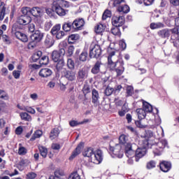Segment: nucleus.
<instances>
[{"instance_id": "nucleus-1", "label": "nucleus", "mask_w": 179, "mask_h": 179, "mask_svg": "<svg viewBox=\"0 0 179 179\" xmlns=\"http://www.w3.org/2000/svg\"><path fill=\"white\" fill-rule=\"evenodd\" d=\"M84 157H89V161L94 164H100L103 162V152L101 150L93 151V148H87L83 152Z\"/></svg>"}, {"instance_id": "nucleus-2", "label": "nucleus", "mask_w": 179, "mask_h": 179, "mask_svg": "<svg viewBox=\"0 0 179 179\" xmlns=\"http://www.w3.org/2000/svg\"><path fill=\"white\" fill-rule=\"evenodd\" d=\"M108 64L110 69H115L116 73L118 76L122 75L124 73V63L117 61V56L115 52H111L108 57Z\"/></svg>"}, {"instance_id": "nucleus-3", "label": "nucleus", "mask_w": 179, "mask_h": 179, "mask_svg": "<svg viewBox=\"0 0 179 179\" xmlns=\"http://www.w3.org/2000/svg\"><path fill=\"white\" fill-rule=\"evenodd\" d=\"M101 55V49L100 45L93 43L90 47V58H99Z\"/></svg>"}, {"instance_id": "nucleus-4", "label": "nucleus", "mask_w": 179, "mask_h": 179, "mask_svg": "<svg viewBox=\"0 0 179 179\" xmlns=\"http://www.w3.org/2000/svg\"><path fill=\"white\" fill-rule=\"evenodd\" d=\"M136 148H138V145L135 143H127L124 144V152L127 157H134Z\"/></svg>"}, {"instance_id": "nucleus-5", "label": "nucleus", "mask_w": 179, "mask_h": 179, "mask_svg": "<svg viewBox=\"0 0 179 179\" xmlns=\"http://www.w3.org/2000/svg\"><path fill=\"white\" fill-rule=\"evenodd\" d=\"M145 144L142 147L136 148L135 157L136 162H139V159H142L146 155V148H148V141H145Z\"/></svg>"}, {"instance_id": "nucleus-6", "label": "nucleus", "mask_w": 179, "mask_h": 179, "mask_svg": "<svg viewBox=\"0 0 179 179\" xmlns=\"http://www.w3.org/2000/svg\"><path fill=\"white\" fill-rule=\"evenodd\" d=\"M65 55V50L60 49L59 50H55L52 53V59L54 62H58L61 59H64V56Z\"/></svg>"}, {"instance_id": "nucleus-7", "label": "nucleus", "mask_w": 179, "mask_h": 179, "mask_svg": "<svg viewBox=\"0 0 179 179\" xmlns=\"http://www.w3.org/2000/svg\"><path fill=\"white\" fill-rule=\"evenodd\" d=\"M110 150L119 159H121L124 156V150L121 144H116L115 147H110Z\"/></svg>"}, {"instance_id": "nucleus-8", "label": "nucleus", "mask_w": 179, "mask_h": 179, "mask_svg": "<svg viewBox=\"0 0 179 179\" xmlns=\"http://www.w3.org/2000/svg\"><path fill=\"white\" fill-rule=\"evenodd\" d=\"M52 9L56 12L59 16H65L66 15V11L62 8V7L58 4V3H56L55 1H53L52 3Z\"/></svg>"}, {"instance_id": "nucleus-9", "label": "nucleus", "mask_w": 179, "mask_h": 179, "mask_svg": "<svg viewBox=\"0 0 179 179\" xmlns=\"http://www.w3.org/2000/svg\"><path fill=\"white\" fill-rule=\"evenodd\" d=\"M125 23V17L124 16H113L112 17V24L115 27H120Z\"/></svg>"}, {"instance_id": "nucleus-10", "label": "nucleus", "mask_w": 179, "mask_h": 179, "mask_svg": "<svg viewBox=\"0 0 179 179\" xmlns=\"http://www.w3.org/2000/svg\"><path fill=\"white\" fill-rule=\"evenodd\" d=\"M157 146L160 150H158V148H156V150H155L153 152L154 154L156 155V156H160V155H162V152L163 151V149H164V148L167 146V141L164 139L161 140L159 142H158Z\"/></svg>"}, {"instance_id": "nucleus-11", "label": "nucleus", "mask_w": 179, "mask_h": 179, "mask_svg": "<svg viewBox=\"0 0 179 179\" xmlns=\"http://www.w3.org/2000/svg\"><path fill=\"white\" fill-rule=\"evenodd\" d=\"M72 23L74 30H82V28L85 26V20L83 18H78L75 20Z\"/></svg>"}, {"instance_id": "nucleus-12", "label": "nucleus", "mask_w": 179, "mask_h": 179, "mask_svg": "<svg viewBox=\"0 0 179 179\" xmlns=\"http://www.w3.org/2000/svg\"><path fill=\"white\" fill-rule=\"evenodd\" d=\"M64 78L69 82H75L76 80V72L72 70H67L64 72Z\"/></svg>"}, {"instance_id": "nucleus-13", "label": "nucleus", "mask_w": 179, "mask_h": 179, "mask_svg": "<svg viewBox=\"0 0 179 179\" xmlns=\"http://www.w3.org/2000/svg\"><path fill=\"white\" fill-rule=\"evenodd\" d=\"M43 37H44V34L40 30H36L35 33L31 36V40L36 43H40L43 40Z\"/></svg>"}, {"instance_id": "nucleus-14", "label": "nucleus", "mask_w": 179, "mask_h": 179, "mask_svg": "<svg viewBox=\"0 0 179 179\" xmlns=\"http://www.w3.org/2000/svg\"><path fill=\"white\" fill-rule=\"evenodd\" d=\"M82 149H83V143H80L77 148L73 151L71 155L69 157V160H73L74 158L76 157V156L80 155Z\"/></svg>"}, {"instance_id": "nucleus-15", "label": "nucleus", "mask_w": 179, "mask_h": 179, "mask_svg": "<svg viewBox=\"0 0 179 179\" xmlns=\"http://www.w3.org/2000/svg\"><path fill=\"white\" fill-rule=\"evenodd\" d=\"M38 75L41 78H50L52 75V70L48 68L41 69Z\"/></svg>"}, {"instance_id": "nucleus-16", "label": "nucleus", "mask_w": 179, "mask_h": 179, "mask_svg": "<svg viewBox=\"0 0 179 179\" xmlns=\"http://www.w3.org/2000/svg\"><path fill=\"white\" fill-rule=\"evenodd\" d=\"M89 71L86 68H82L78 72V79L79 80H85V79H87Z\"/></svg>"}, {"instance_id": "nucleus-17", "label": "nucleus", "mask_w": 179, "mask_h": 179, "mask_svg": "<svg viewBox=\"0 0 179 179\" xmlns=\"http://www.w3.org/2000/svg\"><path fill=\"white\" fill-rule=\"evenodd\" d=\"M92 103L94 104V107H97L99 106V99H100L99 91L94 89L92 90Z\"/></svg>"}, {"instance_id": "nucleus-18", "label": "nucleus", "mask_w": 179, "mask_h": 179, "mask_svg": "<svg viewBox=\"0 0 179 179\" xmlns=\"http://www.w3.org/2000/svg\"><path fill=\"white\" fill-rule=\"evenodd\" d=\"M159 167L162 171H163L164 173H167L168 171H170L171 169V163L164 161L160 163Z\"/></svg>"}, {"instance_id": "nucleus-19", "label": "nucleus", "mask_w": 179, "mask_h": 179, "mask_svg": "<svg viewBox=\"0 0 179 179\" xmlns=\"http://www.w3.org/2000/svg\"><path fill=\"white\" fill-rule=\"evenodd\" d=\"M31 13L32 16L37 17L38 16H43L44 10L38 7H34L33 8H31Z\"/></svg>"}, {"instance_id": "nucleus-20", "label": "nucleus", "mask_w": 179, "mask_h": 179, "mask_svg": "<svg viewBox=\"0 0 179 179\" xmlns=\"http://www.w3.org/2000/svg\"><path fill=\"white\" fill-rule=\"evenodd\" d=\"M30 20H31V19L29 17H27V15H21L18 18L17 22L20 24L26 26V24H29V23H30Z\"/></svg>"}, {"instance_id": "nucleus-21", "label": "nucleus", "mask_w": 179, "mask_h": 179, "mask_svg": "<svg viewBox=\"0 0 179 179\" xmlns=\"http://www.w3.org/2000/svg\"><path fill=\"white\" fill-rule=\"evenodd\" d=\"M15 35V37H17V38H18V40H20V41H22V43H27V41H29L27 35L22 32L16 31Z\"/></svg>"}, {"instance_id": "nucleus-22", "label": "nucleus", "mask_w": 179, "mask_h": 179, "mask_svg": "<svg viewBox=\"0 0 179 179\" xmlns=\"http://www.w3.org/2000/svg\"><path fill=\"white\" fill-rule=\"evenodd\" d=\"M157 34L161 38H167V37H170V29H164L158 31Z\"/></svg>"}, {"instance_id": "nucleus-23", "label": "nucleus", "mask_w": 179, "mask_h": 179, "mask_svg": "<svg viewBox=\"0 0 179 179\" xmlns=\"http://www.w3.org/2000/svg\"><path fill=\"white\" fill-rule=\"evenodd\" d=\"M106 30V24L103 22H99L96 27H95V32L97 34H100V33H103Z\"/></svg>"}, {"instance_id": "nucleus-24", "label": "nucleus", "mask_w": 179, "mask_h": 179, "mask_svg": "<svg viewBox=\"0 0 179 179\" xmlns=\"http://www.w3.org/2000/svg\"><path fill=\"white\" fill-rule=\"evenodd\" d=\"M101 66V62L99 61L96 62L91 70L92 73H94V75H97V73L100 72Z\"/></svg>"}, {"instance_id": "nucleus-25", "label": "nucleus", "mask_w": 179, "mask_h": 179, "mask_svg": "<svg viewBox=\"0 0 179 179\" xmlns=\"http://www.w3.org/2000/svg\"><path fill=\"white\" fill-rule=\"evenodd\" d=\"M80 38V36L78 34H71L69 36L68 41L70 44L75 43V41H78Z\"/></svg>"}, {"instance_id": "nucleus-26", "label": "nucleus", "mask_w": 179, "mask_h": 179, "mask_svg": "<svg viewBox=\"0 0 179 179\" xmlns=\"http://www.w3.org/2000/svg\"><path fill=\"white\" fill-rule=\"evenodd\" d=\"M136 113L138 115V120H143V118L146 117V112L143 110V108L136 109Z\"/></svg>"}, {"instance_id": "nucleus-27", "label": "nucleus", "mask_w": 179, "mask_h": 179, "mask_svg": "<svg viewBox=\"0 0 179 179\" xmlns=\"http://www.w3.org/2000/svg\"><path fill=\"white\" fill-rule=\"evenodd\" d=\"M143 110L145 113H152L153 111V107L148 102L143 103Z\"/></svg>"}, {"instance_id": "nucleus-28", "label": "nucleus", "mask_w": 179, "mask_h": 179, "mask_svg": "<svg viewBox=\"0 0 179 179\" xmlns=\"http://www.w3.org/2000/svg\"><path fill=\"white\" fill-rule=\"evenodd\" d=\"M117 10L118 12H122V13H128V12H129V6L126 5L124 1V3L117 8Z\"/></svg>"}, {"instance_id": "nucleus-29", "label": "nucleus", "mask_w": 179, "mask_h": 179, "mask_svg": "<svg viewBox=\"0 0 179 179\" xmlns=\"http://www.w3.org/2000/svg\"><path fill=\"white\" fill-rule=\"evenodd\" d=\"M150 27L152 30H155L156 29H163V27H164V24L162 22H152L150 24Z\"/></svg>"}, {"instance_id": "nucleus-30", "label": "nucleus", "mask_w": 179, "mask_h": 179, "mask_svg": "<svg viewBox=\"0 0 179 179\" xmlns=\"http://www.w3.org/2000/svg\"><path fill=\"white\" fill-rule=\"evenodd\" d=\"M5 12H6V8L3 6V2L0 3V20H3L5 17Z\"/></svg>"}, {"instance_id": "nucleus-31", "label": "nucleus", "mask_w": 179, "mask_h": 179, "mask_svg": "<svg viewBox=\"0 0 179 179\" xmlns=\"http://www.w3.org/2000/svg\"><path fill=\"white\" fill-rule=\"evenodd\" d=\"M58 135H59V129L55 128L53 129L50 132V138L51 141L55 139V138H57Z\"/></svg>"}, {"instance_id": "nucleus-32", "label": "nucleus", "mask_w": 179, "mask_h": 179, "mask_svg": "<svg viewBox=\"0 0 179 179\" xmlns=\"http://www.w3.org/2000/svg\"><path fill=\"white\" fill-rule=\"evenodd\" d=\"M56 64V70L57 72H61L62 71L64 66H65V61L64 59H60L59 62H57Z\"/></svg>"}, {"instance_id": "nucleus-33", "label": "nucleus", "mask_w": 179, "mask_h": 179, "mask_svg": "<svg viewBox=\"0 0 179 179\" xmlns=\"http://www.w3.org/2000/svg\"><path fill=\"white\" fill-rule=\"evenodd\" d=\"M72 27H73V22H71L69 21H68L67 22H65L62 25V29L64 31H71V29H72Z\"/></svg>"}, {"instance_id": "nucleus-34", "label": "nucleus", "mask_w": 179, "mask_h": 179, "mask_svg": "<svg viewBox=\"0 0 179 179\" xmlns=\"http://www.w3.org/2000/svg\"><path fill=\"white\" fill-rule=\"evenodd\" d=\"M20 117H21L22 120H24V121H28V122L31 121V116H30V115H29L26 112H22L20 113Z\"/></svg>"}, {"instance_id": "nucleus-35", "label": "nucleus", "mask_w": 179, "mask_h": 179, "mask_svg": "<svg viewBox=\"0 0 179 179\" xmlns=\"http://www.w3.org/2000/svg\"><path fill=\"white\" fill-rule=\"evenodd\" d=\"M119 145H125L128 142V136L125 134H122L119 137Z\"/></svg>"}, {"instance_id": "nucleus-36", "label": "nucleus", "mask_w": 179, "mask_h": 179, "mask_svg": "<svg viewBox=\"0 0 179 179\" xmlns=\"http://www.w3.org/2000/svg\"><path fill=\"white\" fill-rule=\"evenodd\" d=\"M61 31V24H55V26H53V27L52 28L50 33L55 36V34H57V33H58L59 31Z\"/></svg>"}, {"instance_id": "nucleus-37", "label": "nucleus", "mask_w": 179, "mask_h": 179, "mask_svg": "<svg viewBox=\"0 0 179 179\" xmlns=\"http://www.w3.org/2000/svg\"><path fill=\"white\" fill-rule=\"evenodd\" d=\"M39 151H40V154L42 156V157H47V154L48 153V150L45 148V147L43 146V145H40L38 147Z\"/></svg>"}, {"instance_id": "nucleus-38", "label": "nucleus", "mask_w": 179, "mask_h": 179, "mask_svg": "<svg viewBox=\"0 0 179 179\" xmlns=\"http://www.w3.org/2000/svg\"><path fill=\"white\" fill-rule=\"evenodd\" d=\"M110 3H113V6L120 8L123 3H125V0H111Z\"/></svg>"}, {"instance_id": "nucleus-39", "label": "nucleus", "mask_w": 179, "mask_h": 179, "mask_svg": "<svg viewBox=\"0 0 179 179\" xmlns=\"http://www.w3.org/2000/svg\"><path fill=\"white\" fill-rule=\"evenodd\" d=\"M43 135V131L41 130H36L33 136L31 138L30 141H36V139H37V138H41Z\"/></svg>"}, {"instance_id": "nucleus-40", "label": "nucleus", "mask_w": 179, "mask_h": 179, "mask_svg": "<svg viewBox=\"0 0 179 179\" xmlns=\"http://www.w3.org/2000/svg\"><path fill=\"white\" fill-rule=\"evenodd\" d=\"M57 3H58L60 6H63L64 8H69V2L65 0H57L55 1Z\"/></svg>"}, {"instance_id": "nucleus-41", "label": "nucleus", "mask_w": 179, "mask_h": 179, "mask_svg": "<svg viewBox=\"0 0 179 179\" xmlns=\"http://www.w3.org/2000/svg\"><path fill=\"white\" fill-rule=\"evenodd\" d=\"M42 55H43V52L41 51L36 52L33 55L32 60L34 62H37V61H38V59H40V58L41 57Z\"/></svg>"}, {"instance_id": "nucleus-42", "label": "nucleus", "mask_w": 179, "mask_h": 179, "mask_svg": "<svg viewBox=\"0 0 179 179\" xmlns=\"http://www.w3.org/2000/svg\"><path fill=\"white\" fill-rule=\"evenodd\" d=\"M66 65L69 69H71V71L75 69V62L71 58L67 59Z\"/></svg>"}, {"instance_id": "nucleus-43", "label": "nucleus", "mask_w": 179, "mask_h": 179, "mask_svg": "<svg viewBox=\"0 0 179 179\" xmlns=\"http://www.w3.org/2000/svg\"><path fill=\"white\" fill-rule=\"evenodd\" d=\"M110 31L114 36H117L118 37L121 36V31H120V28H118V27L112 28Z\"/></svg>"}, {"instance_id": "nucleus-44", "label": "nucleus", "mask_w": 179, "mask_h": 179, "mask_svg": "<svg viewBox=\"0 0 179 179\" xmlns=\"http://www.w3.org/2000/svg\"><path fill=\"white\" fill-rule=\"evenodd\" d=\"M108 17H111V11L109 10H106L102 15V20H107Z\"/></svg>"}, {"instance_id": "nucleus-45", "label": "nucleus", "mask_w": 179, "mask_h": 179, "mask_svg": "<svg viewBox=\"0 0 179 179\" xmlns=\"http://www.w3.org/2000/svg\"><path fill=\"white\" fill-rule=\"evenodd\" d=\"M90 92H91L90 85H89V84L87 83L85 84L83 87V92L84 96H86V94H88V93H90Z\"/></svg>"}, {"instance_id": "nucleus-46", "label": "nucleus", "mask_w": 179, "mask_h": 179, "mask_svg": "<svg viewBox=\"0 0 179 179\" xmlns=\"http://www.w3.org/2000/svg\"><path fill=\"white\" fill-rule=\"evenodd\" d=\"M48 56H43L41 57L39 64L40 65H48Z\"/></svg>"}, {"instance_id": "nucleus-47", "label": "nucleus", "mask_w": 179, "mask_h": 179, "mask_svg": "<svg viewBox=\"0 0 179 179\" xmlns=\"http://www.w3.org/2000/svg\"><path fill=\"white\" fill-rule=\"evenodd\" d=\"M37 44H38V42H36L34 41H32L28 43V49L29 50H34L36 47H37Z\"/></svg>"}, {"instance_id": "nucleus-48", "label": "nucleus", "mask_w": 179, "mask_h": 179, "mask_svg": "<svg viewBox=\"0 0 179 179\" xmlns=\"http://www.w3.org/2000/svg\"><path fill=\"white\" fill-rule=\"evenodd\" d=\"M27 154V149L24 147H20L18 149V155L20 156H24V155Z\"/></svg>"}, {"instance_id": "nucleus-49", "label": "nucleus", "mask_w": 179, "mask_h": 179, "mask_svg": "<svg viewBox=\"0 0 179 179\" xmlns=\"http://www.w3.org/2000/svg\"><path fill=\"white\" fill-rule=\"evenodd\" d=\"M80 61L85 62L87 59V52H83L79 57Z\"/></svg>"}, {"instance_id": "nucleus-50", "label": "nucleus", "mask_w": 179, "mask_h": 179, "mask_svg": "<svg viewBox=\"0 0 179 179\" xmlns=\"http://www.w3.org/2000/svg\"><path fill=\"white\" fill-rule=\"evenodd\" d=\"M63 176H64V171H62V170L57 169L55 171L54 177H56V178H58L61 179V177H62Z\"/></svg>"}, {"instance_id": "nucleus-51", "label": "nucleus", "mask_w": 179, "mask_h": 179, "mask_svg": "<svg viewBox=\"0 0 179 179\" xmlns=\"http://www.w3.org/2000/svg\"><path fill=\"white\" fill-rule=\"evenodd\" d=\"M114 93V88L110 87H107L105 90V94L106 96H111Z\"/></svg>"}, {"instance_id": "nucleus-52", "label": "nucleus", "mask_w": 179, "mask_h": 179, "mask_svg": "<svg viewBox=\"0 0 179 179\" xmlns=\"http://www.w3.org/2000/svg\"><path fill=\"white\" fill-rule=\"evenodd\" d=\"M82 124H85V122H78L76 120H71L69 122V125L71 127H78V125H82Z\"/></svg>"}, {"instance_id": "nucleus-53", "label": "nucleus", "mask_w": 179, "mask_h": 179, "mask_svg": "<svg viewBox=\"0 0 179 179\" xmlns=\"http://www.w3.org/2000/svg\"><path fill=\"white\" fill-rule=\"evenodd\" d=\"M45 44L48 45V47H51L52 45H54V40L50 37H47L45 41Z\"/></svg>"}, {"instance_id": "nucleus-54", "label": "nucleus", "mask_w": 179, "mask_h": 179, "mask_svg": "<svg viewBox=\"0 0 179 179\" xmlns=\"http://www.w3.org/2000/svg\"><path fill=\"white\" fill-rule=\"evenodd\" d=\"M55 36H56V38H57V40H61V38L65 36V32L63 31H59L57 34H55Z\"/></svg>"}, {"instance_id": "nucleus-55", "label": "nucleus", "mask_w": 179, "mask_h": 179, "mask_svg": "<svg viewBox=\"0 0 179 179\" xmlns=\"http://www.w3.org/2000/svg\"><path fill=\"white\" fill-rule=\"evenodd\" d=\"M69 179H80V176L78 172H74L70 175Z\"/></svg>"}, {"instance_id": "nucleus-56", "label": "nucleus", "mask_w": 179, "mask_h": 179, "mask_svg": "<svg viewBox=\"0 0 179 179\" xmlns=\"http://www.w3.org/2000/svg\"><path fill=\"white\" fill-rule=\"evenodd\" d=\"M51 27H52V22L48 21L45 23V30H46V31H48Z\"/></svg>"}, {"instance_id": "nucleus-57", "label": "nucleus", "mask_w": 179, "mask_h": 179, "mask_svg": "<svg viewBox=\"0 0 179 179\" xmlns=\"http://www.w3.org/2000/svg\"><path fill=\"white\" fill-rule=\"evenodd\" d=\"M22 13L23 15H24V16H26V15L31 13V8L29 7H24L22 8Z\"/></svg>"}, {"instance_id": "nucleus-58", "label": "nucleus", "mask_w": 179, "mask_h": 179, "mask_svg": "<svg viewBox=\"0 0 179 179\" xmlns=\"http://www.w3.org/2000/svg\"><path fill=\"white\" fill-rule=\"evenodd\" d=\"M73 51H75V47L73 45L69 46L68 48L69 57H71V55H73Z\"/></svg>"}, {"instance_id": "nucleus-59", "label": "nucleus", "mask_w": 179, "mask_h": 179, "mask_svg": "<svg viewBox=\"0 0 179 179\" xmlns=\"http://www.w3.org/2000/svg\"><path fill=\"white\" fill-rule=\"evenodd\" d=\"M156 167V162L155 161H150L147 164V169H155Z\"/></svg>"}, {"instance_id": "nucleus-60", "label": "nucleus", "mask_w": 179, "mask_h": 179, "mask_svg": "<svg viewBox=\"0 0 179 179\" xmlns=\"http://www.w3.org/2000/svg\"><path fill=\"white\" fill-rule=\"evenodd\" d=\"M127 96H131V94H134V87H132V86H128L127 87Z\"/></svg>"}, {"instance_id": "nucleus-61", "label": "nucleus", "mask_w": 179, "mask_h": 179, "mask_svg": "<svg viewBox=\"0 0 179 179\" xmlns=\"http://www.w3.org/2000/svg\"><path fill=\"white\" fill-rule=\"evenodd\" d=\"M29 30L31 33H34V31H36V30H38V29H37V27H36V24H30L29 25Z\"/></svg>"}, {"instance_id": "nucleus-62", "label": "nucleus", "mask_w": 179, "mask_h": 179, "mask_svg": "<svg viewBox=\"0 0 179 179\" xmlns=\"http://www.w3.org/2000/svg\"><path fill=\"white\" fill-rule=\"evenodd\" d=\"M0 99H3V100H8V94L3 90H0Z\"/></svg>"}, {"instance_id": "nucleus-63", "label": "nucleus", "mask_w": 179, "mask_h": 179, "mask_svg": "<svg viewBox=\"0 0 179 179\" xmlns=\"http://www.w3.org/2000/svg\"><path fill=\"white\" fill-rule=\"evenodd\" d=\"M36 177H37V174H36V173L34 172H30L28 174H27V179H34L36 178Z\"/></svg>"}, {"instance_id": "nucleus-64", "label": "nucleus", "mask_w": 179, "mask_h": 179, "mask_svg": "<svg viewBox=\"0 0 179 179\" xmlns=\"http://www.w3.org/2000/svg\"><path fill=\"white\" fill-rule=\"evenodd\" d=\"M13 76H14L15 79H19L20 78V71H13Z\"/></svg>"}]
</instances>
